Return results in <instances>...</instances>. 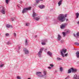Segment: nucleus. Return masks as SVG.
<instances>
[{
  "label": "nucleus",
  "mask_w": 79,
  "mask_h": 79,
  "mask_svg": "<svg viewBox=\"0 0 79 79\" xmlns=\"http://www.w3.org/2000/svg\"><path fill=\"white\" fill-rule=\"evenodd\" d=\"M68 14H66L64 15L63 14H60L58 16L57 19L60 22H64L66 20V17H67Z\"/></svg>",
  "instance_id": "f257e3e1"
},
{
  "label": "nucleus",
  "mask_w": 79,
  "mask_h": 79,
  "mask_svg": "<svg viewBox=\"0 0 79 79\" xmlns=\"http://www.w3.org/2000/svg\"><path fill=\"white\" fill-rule=\"evenodd\" d=\"M44 50V48H41L40 50V51L38 53L37 55H38L39 58H42V51Z\"/></svg>",
  "instance_id": "f03ea898"
},
{
  "label": "nucleus",
  "mask_w": 79,
  "mask_h": 79,
  "mask_svg": "<svg viewBox=\"0 0 79 79\" xmlns=\"http://www.w3.org/2000/svg\"><path fill=\"white\" fill-rule=\"evenodd\" d=\"M66 51H67V49H63L61 51V55L63 58L64 57V55L63 53H65L66 52Z\"/></svg>",
  "instance_id": "7ed1b4c3"
},
{
  "label": "nucleus",
  "mask_w": 79,
  "mask_h": 79,
  "mask_svg": "<svg viewBox=\"0 0 79 79\" xmlns=\"http://www.w3.org/2000/svg\"><path fill=\"white\" fill-rule=\"evenodd\" d=\"M31 9V7H29L24 9L22 11L23 14H24V13H27V11L28 10H30Z\"/></svg>",
  "instance_id": "20e7f679"
},
{
  "label": "nucleus",
  "mask_w": 79,
  "mask_h": 79,
  "mask_svg": "<svg viewBox=\"0 0 79 79\" xmlns=\"http://www.w3.org/2000/svg\"><path fill=\"white\" fill-rule=\"evenodd\" d=\"M67 25H68V23H64L62 24L60 26L61 29H65L66 26H67Z\"/></svg>",
  "instance_id": "39448f33"
},
{
  "label": "nucleus",
  "mask_w": 79,
  "mask_h": 79,
  "mask_svg": "<svg viewBox=\"0 0 79 79\" xmlns=\"http://www.w3.org/2000/svg\"><path fill=\"white\" fill-rule=\"evenodd\" d=\"M36 74L39 77H44V75H42V72H37L36 73Z\"/></svg>",
  "instance_id": "423d86ee"
},
{
  "label": "nucleus",
  "mask_w": 79,
  "mask_h": 79,
  "mask_svg": "<svg viewBox=\"0 0 79 79\" xmlns=\"http://www.w3.org/2000/svg\"><path fill=\"white\" fill-rule=\"evenodd\" d=\"M24 52L25 54H29V51L27 49L24 48L23 49Z\"/></svg>",
  "instance_id": "0eeeda50"
},
{
  "label": "nucleus",
  "mask_w": 79,
  "mask_h": 79,
  "mask_svg": "<svg viewBox=\"0 0 79 79\" xmlns=\"http://www.w3.org/2000/svg\"><path fill=\"white\" fill-rule=\"evenodd\" d=\"M61 36L60 34L58 35L57 40L58 41H60L61 40Z\"/></svg>",
  "instance_id": "6e6552de"
},
{
  "label": "nucleus",
  "mask_w": 79,
  "mask_h": 79,
  "mask_svg": "<svg viewBox=\"0 0 79 79\" xmlns=\"http://www.w3.org/2000/svg\"><path fill=\"white\" fill-rule=\"evenodd\" d=\"M73 35H74V37H76V38H77L78 37H79V32H77L76 35L75 34H74Z\"/></svg>",
  "instance_id": "1a4fd4ad"
},
{
  "label": "nucleus",
  "mask_w": 79,
  "mask_h": 79,
  "mask_svg": "<svg viewBox=\"0 0 79 79\" xmlns=\"http://www.w3.org/2000/svg\"><path fill=\"white\" fill-rule=\"evenodd\" d=\"M72 73H76L77 72V70L76 69H74L73 67L71 68Z\"/></svg>",
  "instance_id": "9d476101"
},
{
  "label": "nucleus",
  "mask_w": 79,
  "mask_h": 79,
  "mask_svg": "<svg viewBox=\"0 0 79 79\" xmlns=\"http://www.w3.org/2000/svg\"><path fill=\"white\" fill-rule=\"evenodd\" d=\"M48 55L49 56H50L51 57H52V52H50V51H48L47 52Z\"/></svg>",
  "instance_id": "9b49d317"
},
{
  "label": "nucleus",
  "mask_w": 79,
  "mask_h": 79,
  "mask_svg": "<svg viewBox=\"0 0 79 79\" xmlns=\"http://www.w3.org/2000/svg\"><path fill=\"white\" fill-rule=\"evenodd\" d=\"M32 16L33 17H34L36 16H38V15L36 13H35V12H34L32 14Z\"/></svg>",
  "instance_id": "f8f14e48"
},
{
  "label": "nucleus",
  "mask_w": 79,
  "mask_h": 79,
  "mask_svg": "<svg viewBox=\"0 0 79 79\" xmlns=\"http://www.w3.org/2000/svg\"><path fill=\"white\" fill-rule=\"evenodd\" d=\"M39 7L40 8V9H44V8L45 7V6L43 5H41L40 6H39Z\"/></svg>",
  "instance_id": "ddd939ff"
},
{
  "label": "nucleus",
  "mask_w": 79,
  "mask_h": 79,
  "mask_svg": "<svg viewBox=\"0 0 79 79\" xmlns=\"http://www.w3.org/2000/svg\"><path fill=\"white\" fill-rule=\"evenodd\" d=\"M5 9H3L2 10H1V13H2V14H3V15H5Z\"/></svg>",
  "instance_id": "4468645a"
},
{
  "label": "nucleus",
  "mask_w": 79,
  "mask_h": 79,
  "mask_svg": "<svg viewBox=\"0 0 79 79\" xmlns=\"http://www.w3.org/2000/svg\"><path fill=\"white\" fill-rule=\"evenodd\" d=\"M76 56L77 58H79V51H77L76 53Z\"/></svg>",
  "instance_id": "2eb2a0df"
},
{
  "label": "nucleus",
  "mask_w": 79,
  "mask_h": 79,
  "mask_svg": "<svg viewBox=\"0 0 79 79\" xmlns=\"http://www.w3.org/2000/svg\"><path fill=\"white\" fill-rule=\"evenodd\" d=\"M63 2V0H60L59 2H58V5L59 6H60L61 4H62V2Z\"/></svg>",
  "instance_id": "dca6fc26"
},
{
  "label": "nucleus",
  "mask_w": 79,
  "mask_h": 79,
  "mask_svg": "<svg viewBox=\"0 0 79 79\" xmlns=\"http://www.w3.org/2000/svg\"><path fill=\"white\" fill-rule=\"evenodd\" d=\"M34 19L35 20H36V21H39V20L40 19V17H34Z\"/></svg>",
  "instance_id": "f3484780"
},
{
  "label": "nucleus",
  "mask_w": 79,
  "mask_h": 79,
  "mask_svg": "<svg viewBox=\"0 0 79 79\" xmlns=\"http://www.w3.org/2000/svg\"><path fill=\"white\" fill-rule=\"evenodd\" d=\"M6 27L7 28H10V27H12V28H13V27L11 25H9V24H7L6 25Z\"/></svg>",
  "instance_id": "a211bd4d"
},
{
  "label": "nucleus",
  "mask_w": 79,
  "mask_h": 79,
  "mask_svg": "<svg viewBox=\"0 0 79 79\" xmlns=\"http://www.w3.org/2000/svg\"><path fill=\"white\" fill-rule=\"evenodd\" d=\"M76 19H77L78 18H79V13H76Z\"/></svg>",
  "instance_id": "6ab92c4d"
},
{
  "label": "nucleus",
  "mask_w": 79,
  "mask_h": 79,
  "mask_svg": "<svg viewBox=\"0 0 79 79\" xmlns=\"http://www.w3.org/2000/svg\"><path fill=\"white\" fill-rule=\"evenodd\" d=\"M28 40L27 39H26L25 41V45H28Z\"/></svg>",
  "instance_id": "aec40b11"
},
{
  "label": "nucleus",
  "mask_w": 79,
  "mask_h": 79,
  "mask_svg": "<svg viewBox=\"0 0 79 79\" xmlns=\"http://www.w3.org/2000/svg\"><path fill=\"white\" fill-rule=\"evenodd\" d=\"M74 79H77V75L75 74L74 75Z\"/></svg>",
  "instance_id": "412c9836"
},
{
  "label": "nucleus",
  "mask_w": 79,
  "mask_h": 79,
  "mask_svg": "<svg viewBox=\"0 0 79 79\" xmlns=\"http://www.w3.org/2000/svg\"><path fill=\"white\" fill-rule=\"evenodd\" d=\"M43 74H44V75H43V76H46V75H47V72H46V71H44L43 72Z\"/></svg>",
  "instance_id": "4be33fe9"
},
{
  "label": "nucleus",
  "mask_w": 79,
  "mask_h": 79,
  "mask_svg": "<svg viewBox=\"0 0 79 79\" xmlns=\"http://www.w3.org/2000/svg\"><path fill=\"white\" fill-rule=\"evenodd\" d=\"M69 32H70V30L68 29V30H67V31L66 32V34H68V33H69Z\"/></svg>",
  "instance_id": "5701e85b"
},
{
  "label": "nucleus",
  "mask_w": 79,
  "mask_h": 79,
  "mask_svg": "<svg viewBox=\"0 0 79 79\" xmlns=\"http://www.w3.org/2000/svg\"><path fill=\"white\" fill-rule=\"evenodd\" d=\"M62 59L59 58V57H57V61H60V60H62Z\"/></svg>",
  "instance_id": "b1692460"
},
{
  "label": "nucleus",
  "mask_w": 79,
  "mask_h": 79,
  "mask_svg": "<svg viewBox=\"0 0 79 79\" xmlns=\"http://www.w3.org/2000/svg\"><path fill=\"white\" fill-rule=\"evenodd\" d=\"M71 70V68L70 69H69L68 70V73H71V70Z\"/></svg>",
  "instance_id": "393cba45"
},
{
  "label": "nucleus",
  "mask_w": 79,
  "mask_h": 79,
  "mask_svg": "<svg viewBox=\"0 0 79 79\" xmlns=\"http://www.w3.org/2000/svg\"><path fill=\"white\" fill-rule=\"evenodd\" d=\"M62 34L63 35V37H65V36L66 35V34H66V32L65 33L64 32H63Z\"/></svg>",
  "instance_id": "a878e982"
},
{
  "label": "nucleus",
  "mask_w": 79,
  "mask_h": 79,
  "mask_svg": "<svg viewBox=\"0 0 79 79\" xmlns=\"http://www.w3.org/2000/svg\"><path fill=\"white\" fill-rule=\"evenodd\" d=\"M7 44H8V45H10L11 44V43L10 42V41H8L7 42Z\"/></svg>",
  "instance_id": "bb28decb"
},
{
  "label": "nucleus",
  "mask_w": 79,
  "mask_h": 79,
  "mask_svg": "<svg viewBox=\"0 0 79 79\" xmlns=\"http://www.w3.org/2000/svg\"><path fill=\"white\" fill-rule=\"evenodd\" d=\"M10 1V0H6V4H8V3Z\"/></svg>",
  "instance_id": "cd10ccee"
},
{
  "label": "nucleus",
  "mask_w": 79,
  "mask_h": 79,
  "mask_svg": "<svg viewBox=\"0 0 79 79\" xmlns=\"http://www.w3.org/2000/svg\"><path fill=\"white\" fill-rule=\"evenodd\" d=\"M75 44L76 45H77V46H79V43L77 42H76L75 43Z\"/></svg>",
  "instance_id": "c85d7f7f"
},
{
  "label": "nucleus",
  "mask_w": 79,
  "mask_h": 79,
  "mask_svg": "<svg viewBox=\"0 0 79 79\" xmlns=\"http://www.w3.org/2000/svg\"><path fill=\"white\" fill-rule=\"evenodd\" d=\"M60 71L61 72H62L63 71V68H62V67H60Z\"/></svg>",
  "instance_id": "c756f323"
},
{
  "label": "nucleus",
  "mask_w": 79,
  "mask_h": 79,
  "mask_svg": "<svg viewBox=\"0 0 79 79\" xmlns=\"http://www.w3.org/2000/svg\"><path fill=\"white\" fill-rule=\"evenodd\" d=\"M40 0H36V3H40Z\"/></svg>",
  "instance_id": "7c9ffc66"
},
{
  "label": "nucleus",
  "mask_w": 79,
  "mask_h": 79,
  "mask_svg": "<svg viewBox=\"0 0 79 79\" xmlns=\"http://www.w3.org/2000/svg\"><path fill=\"white\" fill-rule=\"evenodd\" d=\"M4 66V64H1L0 65V67L2 68V67H3Z\"/></svg>",
  "instance_id": "2f4dec72"
},
{
  "label": "nucleus",
  "mask_w": 79,
  "mask_h": 79,
  "mask_svg": "<svg viewBox=\"0 0 79 79\" xmlns=\"http://www.w3.org/2000/svg\"><path fill=\"white\" fill-rule=\"evenodd\" d=\"M43 42L45 43V42H47V40H43Z\"/></svg>",
  "instance_id": "473e14b6"
},
{
  "label": "nucleus",
  "mask_w": 79,
  "mask_h": 79,
  "mask_svg": "<svg viewBox=\"0 0 79 79\" xmlns=\"http://www.w3.org/2000/svg\"><path fill=\"white\" fill-rule=\"evenodd\" d=\"M29 25H30V23H26V26H29Z\"/></svg>",
  "instance_id": "72a5a7b5"
},
{
  "label": "nucleus",
  "mask_w": 79,
  "mask_h": 79,
  "mask_svg": "<svg viewBox=\"0 0 79 79\" xmlns=\"http://www.w3.org/2000/svg\"><path fill=\"white\" fill-rule=\"evenodd\" d=\"M41 44L42 45H45L46 44V43H44V42H42Z\"/></svg>",
  "instance_id": "f704fd0d"
},
{
  "label": "nucleus",
  "mask_w": 79,
  "mask_h": 79,
  "mask_svg": "<svg viewBox=\"0 0 79 79\" xmlns=\"http://www.w3.org/2000/svg\"><path fill=\"white\" fill-rule=\"evenodd\" d=\"M17 79H21V77L19 76H17Z\"/></svg>",
  "instance_id": "c9c22d12"
},
{
  "label": "nucleus",
  "mask_w": 79,
  "mask_h": 79,
  "mask_svg": "<svg viewBox=\"0 0 79 79\" xmlns=\"http://www.w3.org/2000/svg\"><path fill=\"white\" fill-rule=\"evenodd\" d=\"M60 42L61 43V44H63V43H64V40H61L60 41Z\"/></svg>",
  "instance_id": "e433bc0d"
},
{
  "label": "nucleus",
  "mask_w": 79,
  "mask_h": 79,
  "mask_svg": "<svg viewBox=\"0 0 79 79\" xmlns=\"http://www.w3.org/2000/svg\"><path fill=\"white\" fill-rule=\"evenodd\" d=\"M50 66H51V67H52V68H53V67L54 66V65L52 64H50Z\"/></svg>",
  "instance_id": "4c0bfd02"
},
{
  "label": "nucleus",
  "mask_w": 79,
  "mask_h": 79,
  "mask_svg": "<svg viewBox=\"0 0 79 79\" xmlns=\"http://www.w3.org/2000/svg\"><path fill=\"white\" fill-rule=\"evenodd\" d=\"M15 17L12 18L11 20H12V21H14V20H15Z\"/></svg>",
  "instance_id": "58836bf2"
},
{
  "label": "nucleus",
  "mask_w": 79,
  "mask_h": 79,
  "mask_svg": "<svg viewBox=\"0 0 79 79\" xmlns=\"http://www.w3.org/2000/svg\"><path fill=\"white\" fill-rule=\"evenodd\" d=\"M6 36H10V34H9L8 33H6L5 34Z\"/></svg>",
  "instance_id": "ea45409f"
},
{
  "label": "nucleus",
  "mask_w": 79,
  "mask_h": 79,
  "mask_svg": "<svg viewBox=\"0 0 79 79\" xmlns=\"http://www.w3.org/2000/svg\"><path fill=\"white\" fill-rule=\"evenodd\" d=\"M14 36H15V37H16V34L15 33H14Z\"/></svg>",
  "instance_id": "a19ab883"
},
{
  "label": "nucleus",
  "mask_w": 79,
  "mask_h": 79,
  "mask_svg": "<svg viewBox=\"0 0 79 79\" xmlns=\"http://www.w3.org/2000/svg\"><path fill=\"white\" fill-rule=\"evenodd\" d=\"M21 46H19V50H20V49H21Z\"/></svg>",
  "instance_id": "79ce46f5"
},
{
  "label": "nucleus",
  "mask_w": 79,
  "mask_h": 79,
  "mask_svg": "<svg viewBox=\"0 0 79 79\" xmlns=\"http://www.w3.org/2000/svg\"><path fill=\"white\" fill-rule=\"evenodd\" d=\"M67 55H68V53H67V54H65V56H67Z\"/></svg>",
  "instance_id": "37998d69"
},
{
  "label": "nucleus",
  "mask_w": 79,
  "mask_h": 79,
  "mask_svg": "<svg viewBox=\"0 0 79 79\" xmlns=\"http://www.w3.org/2000/svg\"><path fill=\"white\" fill-rule=\"evenodd\" d=\"M67 78V79H69V76H68Z\"/></svg>",
  "instance_id": "c03bdc74"
},
{
  "label": "nucleus",
  "mask_w": 79,
  "mask_h": 79,
  "mask_svg": "<svg viewBox=\"0 0 79 79\" xmlns=\"http://www.w3.org/2000/svg\"><path fill=\"white\" fill-rule=\"evenodd\" d=\"M48 69H51V67H48Z\"/></svg>",
  "instance_id": "a18cd8bd"
},
{
  "label": "nucleus",
  "mask_w": 79,
  "mask_h": 79,
  "mask_svg": "<svg viewBox=\"0 0 79 79\" xmlns=\"http://www.w3.org/2000/svg\"><path fill=\"white\" fill-rule=\"evenodd\" d=\"M20 3H23V2H22V1H20Z\"/></svg>",
  "instance_id": "49530a36"
},
{
  "label": "nucleus",
  "mask_w": 79,
  "mask_h": 79,
  "mask_svg": "<svg viewBox=\"0 0 79 79\" xmlns=\"http://www.w3.org/2000/svg\"><path fill=\"white\" fill-rule=\"evenodd\" d=\"M37 35H35V38H36V37H37Z\"/></svg>",
  "instance_id": "de8ad7c7"
},
{
  "label": "nucleus",
  "mask_w": 79,
  "mask_h": 79,
  "mask_svg": "<svg viewBox=\"0 0 79 79\" xmlns=\"http://www.w3.org/2000/svg\"><path fill=\"white\" fill-rule=\"evenodd\" d=\"M17 6H18V7H19V8L20 7V6H19L18 5H17Z\"/></svg>",
  "instance_id": "09e8293b"
},
{
  "label": "nucleus",
  "mask_w": 79,
  "mask_h": 79,
  "mask_svg": "<svg viewBox=\"0 0 79 79\" xmlns=\"http://www.w3.org/2000/svg\"><path fill=\"white\" fill-rule=\"evenodd\" d=\"M66 21H68V19H67L66 20Z\"/></svg>",
  "instance_id": "8fccbe9b"
},
{
  "label": "nucleus",
  "mask_w": 79,
  "mask_h": 79,
  "mask_svg": "<svg viewBox=\"0 0 79 79\" xmlns=\"http://www.w3.org/2000/svg\"><path fill=\"white\" fill-rule=\"evenodd\" d=\"M67 79L68 78H67V77L65 78V79Z\"/></svg>",
  "instance_id": "3c124183"
},
{
  "label": "nucleus",
  "mask_w": 79,
  "mask_h": 79,
  "mask_svg": "<svg viewBox=\"0 0 79 79\" xmlns=\"http://www.w3.org/2000/svg\"><path fill=\"white\" fill-rule=\"evenodd\" d=\"M40 0V1H43V0Z\"/></svg>",
  "instance_id": "603ef678"
},
{
  "label": "nucleus",
  "mask_w": 79,
  "mask_h": 79,
  "mask_svg": "<svg viewBox=\"0 0 79 79\" xmlns=\"http://www.w3.org/2000/svg\"><path fill=\"white\" fill-rule=\"evenodd\" d=\"M17 52H18V53H19V52L18 51Z\"/></svg>",
  "instance_id": "864d4df0"
},
{
  "label": "nucleus",
  "mask_w": 79,
  "mask_h": 79,
  "mask_svg": "<svg viewBox=\"0 0 79 79\" xmlns=\"http://www.w3.org/2000/svg\"><path fill=\"white\" fill-rule=\"evenodd\" d=\"M1 35V34H0V35Z\"/></svg>",
  "instance_id": "5fc2aeb1"
}]
</instances>
